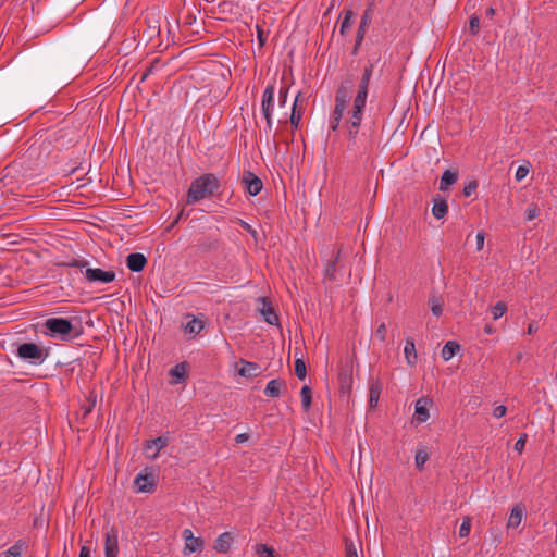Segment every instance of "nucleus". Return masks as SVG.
Here are the masks:
<instances>
[{"instance_id": "58", "label": "nucleus", "mask_w": 557, "mask_h": 557, "mask_svg": "<svg viewBox=\"0 0 557 557\" xmlns=\"http://www.w3.org/2000/svg\"><path fill=\"white\" fill-rule=\"evenodd\" d=\"M258 38H259V40H260V44H261V45H263L264 39H263V37H262V33H261L260 30H259Z\"/></svg>"}, {"instance_id": "37", "label": "nucleus", "mask_w": 557, "mask_h": 557, "mask_svg": "<svg viewBox=\"0 0 557 557\" xmlns=\"http://www.w3.org/2000/svg\"><path fill=\"white\" fill-rule=\"evenodd\" d=\"M507 310V307L504 302L502 301H498L493 308H492V314H493V319L494 320H497L499 319L500 317H503L505 314Z\"/></svg>"}, {"instance_id": "18", "label": "nucleus", "mask_w": 557, "mask_h": 557, "mask_svg": "<svg viewBox=\"0 0 557 557\" xmlns=\"http://www.w3.org/2000/svg\"><path fill=\"white\" fill-rule=\"evenodd\" d=\"M338 258H339V250L336 252L333 251L332 256H331L330 260H327V263L324 269V280L325 281H329V282L336 281L335 273H336V262H337Z\"/></svg>"}, {"instance_id": "19", "label": "nucleus", "mask_w": 557, "mask_h": 557, "mask_svg": "<svg viewBox=\"0 0 557 557\" xmlns=\"http://www.w3.org/2000/svg\"><path fill=\"white\" fill-rule=\"evenodd\" d=\"M405 359L408 366L412 367L417 363L418 355L416 350V345L412 338L408 337L406 339L405 348H404Z\"/></svg>"}, {"instance_id": "5", "label": "nucleus", "mask_w": 557, "mask_h": 557, "mask_svg": "<svg viewBox=\"0 0 557 557\" xmlns=\"http://www.w3.org/2000/svg\"><path fill=\"white\" fill-rule=\"evenodd\" d=\"M351 86H352L351 81L343 83L336 92L335 108H334L333 114L337 115V117H343L344 112L347 108V104L350 101Z\"/></svg>"}, {"instance_id": "49", "label": "nucleus", "mask_w": 557, "mask_h": 557, "mask_svg": "<svg viewBox=\"0 0 557 557\" xmlns=\"http://www.w3.org/2000/svg\"><path fill=\"white\" fill-rule=\"evenodd\" d=\"M239 224H240V226H242L245 231H247V232H248V233H250L255 238H257V231H256L255 228H252L250 224H248L247 222H245V221H243V220H240V221H239Z\"/></svg>"}, {"instance_id": "8", "label": "nucleus", "mask_w": 557, "mask_h": 557, "mask_svg": "<svg viewBox=\"0 0 557 557\" xmlns=\"http://www.w3.org/2000/svg\"><path fill=\"white\" fill-rule=\"evenodd\" d=\"M274 94H275L274 86L269 85L263 91L262 101H261L262 114L267 121V127L269 131H271L272 126H273L272 107L274 103Z\"/></svg>"}, {"instance_id": "54", "label": "nucleus", "mask_w": 557, "mask_h": 557, "mask_svg": "<svg viewBox=\"0 0 557 557\" xmlns=\"http://www.w3.org/2000/svg\"><path fill=\"white\" fill-rule=\"evenodd\" d=\"M341 120L342 117H337V115H332V119H331V129L332 131H336L339 126V123H341Z\"/></svg>"}, {"instance_id": "31", "label": "nucleus", "mask_w": 557, "mask_h": 557, "mask_svg": "<svg viewBox=\"0 0 557 557\" xmlns=\"http://www.w3.org/2000/svg\"><path fill=\"white\" fill-rule=\"evenodd\" d=\"M187 372V364L185 362L178 363L170 370V374L176 379L175 383L183 380Z\"/></svg>"}, {"instance_id": "39", "label": "nucleus", "mask_w": 557, "mask_h": 557, "mask_svg": "<svg viewBox=\"0 0 557 557\" xmlns=\"http://www.w3.org/2000/svg\"><path fill=\"white\" fill-rule=\"evenodd\" d=\"M368 25H369L368 17H367V15H364L361 18V22L359 25L358 35H357V44H359L362 40L366 29L368 28Z\"/></svg>"}, {"instance_id": "22", "label": "nucleus", "mask_w": 557, "mask_h": 557, "mask_svg": "<svg viewBox=\"0 0 557 557\" xmlns=\"http://www.w3.org/2000/svg\"><path fill=\"white\" fill-rule=\"evenodd\" d=\"M458 178V173L456 171L446 170L440 182V189L446 190L450 185L455 184Z\"/></svg>"}, {"instance_id": "35", "label": "nucleus", "mask_w": 557, "mask_h": 557, "mask_svg": "<svg viewBox=\"0 0 557 557\" xmlns=\"http://www.w3.org/2000/svg\"><path fill=\"white\" fill-rule=\"evenodd\" d=\"M295 373L299 380H305L307 370L304 360L300 358L295 361Z\"/></svg>"}, {"instance_id": "36", "label": "nucleus", "mask_w": 557, "mask_h": 557, "mask_svg": "<svg viewBox=\"0 0 557 557\" xmlns=\"http://www.w3.org/2000/svg\"><path fill=\"white\" fill-rule=\"evenodd\" d=\"M352 16H354V14L350 10L345 12V16H344L341 27H339L341 34H344L351 26Z\"/></svg>"}, {"instance_id": "2", "label": "nucleus", "mask_w": 557, "mask_h": 557, "mask_svg": "<svg viewBox=\"0 0 557 557\" xmlns=\"http://www.w3.org/2000/svg\"><path fill=\"white\" fill-rule=\"evenodd\" d=\"M220 186V181L214 174H203L191 183L187 195V202L193 205L208 198L218 191Z\"/></svg>"}, {"instance_id": "43", "label": "nucleus", "mask_w": 557, "mask_h": 557, "mask_svg": "<svg viewBox=\"0 0 557 557\" xmlns=\"http://www.w3.org/2000/svg\"><path fill=\"white\" fill-rule=\"evenodd\" d=\"M478 187V183L475 181H471L469 182L465 187H463V195L466 197H469Z\"/></svg>"}, {"instance_id": "6", "label": "nucleus", "mask_w": 557, "mask_h": 557, "mask_svg": "<svg viewBox=\"0 0 557 557\" xmlns=\"http://www.w3.org/2000/svg\"><path fill=\"white\" fill-rule=\"evenodd\" d=\"M45 326L50 336H59L64 339L73 330L71 322L63 318H50L46 320Z\"/></svg>"}, {"instance_id": "24", "label": "nucleus", "mask_w": 557, "mask_h": 557, "mask_svg": "<svg viewBox=\"0 0 557 557\" xmlns=\"http://www.w3.org/2000/svg\"><path fill=\"white\" fill-rule=\"evenodd\" d=\"M448 206L444 199L435 198L432 208V214L436 219H442L447 214Z\"/></svg>"}, {"instance_id": "52", "label": "nucleus", "mask_w": 557, "mask_h": 557, "mask_svg": "<svg viewBox=\"0 0 557 557\" xmlns=\"http://www.w3.org/2000/svg\"><path fill=\"white\" fill-rule=\"evenodd\" d=\"M88 407H86L84 414H88L96 406V395H90L88 399Z\"/></svg>"}, {"instance_id": "56", "label": "nucleus", "mask_w": 557, "mask_h": 557, "mask_svg": "<svg viewBox=\"0 0 557 557\" xmlns=\"http://www.w3.org/2000/svg\"><path fill=\"white\" fill-rule=\"evenodd\" d=\"M537 331V326L535 323H530L528 326V334H533Z\"/></svg>"}, {"instance_id": "17", "label": "nucleus", "mask_w": 557, "mask_h": 557, "mask_svg": "<svg viewBox=\"0 0 557 557\" xmlns=\"http://www.w3.org/2000/svg\"><path fill=\"white\" fill-rule=\"evenodd\" d=\"M234 542V537L232 533L224 532L218 536L213 544V549L218 553H226L230 550L232 544Z\"/></svg>"}, {"instance_id": "28", "label": "nucleus", "mask_w": 557, "mask_h": 557, "mask_svg": "<svg viewBox=\"0 0 557 557\" xmlns=\"http://www.w3.org/2000/svg\"><path fill=\"white\" fill-rule=\"evenodd\" d=\"M414 416L419 422H425L429 419V411L422 399L416 403Z\"/></svg>"}, {"instance_id": "38", "label": "nucleus", "mask_w": 557, "mask_h": 557, "mask_svg": "<svg viewBox=\"0 0 557 557\" xmlns=\"http://www.w3.org/2000/svg\"><path fill=\"white\" fill-rule=\"evenodd\" d=\"M471 530V519L469 517H465L463 521L459 528V536L467 537Z\"/></svg>"}, {"instance_id": "23", "label": "nucleus", "mask_w": 557, "mask_h": 557, "mask_svg": "<svg viewBox=\"0 0 557 557\" xmlns=\"http://www.w3.org/2000/svg\"><path fill=\"white\" fill-rule=\"evenodd\" d=\"M300 101H302V95L299 92L296 96V99H295L294 104H293L292 113H290V123H292V125L295 128L298 127V125L300 123V120H301V112L298 109V106H299Z\"/></svg>"}, {"instance_id": "16", "label": "nucleus", "mask_w": 557, "mask_h": 557, "mask_svg": "<svg viewBox=\"0 0 557 557\" xmlns=\"http://www.w3.org/2000/svg\"><path fill=\"white\" fill-rule=\"evenodd\" d=\"M524 512H525V508L524 506H522L521 504H517L510 515H509V518H508V521H507V528L508 529H517L521 522H522V519L524 517Z\"/></svg>"}, {"instance_id": "50", "label": "nucleus", "mask_w": 557, "mask_h": 557, "mask_svg": "<svg viewBox=\"0 0 557 557\" xmlns=\"http://www.w3.org/2000/svg\"><path fill=\"white\" fill-rule=\"evenodd\" d=\"M69 265L79 268V269H85V270H86V268H89L88 261H85V260H73L72 262L69 263Z\"/></svg>"}, {"instance_id": "33", "label": "nucleus", "mask_w": 557, "mask_h": 557, "mask_svg": "<svg viewBox=\"0 0 557 557\" xmlns=\"http://www.w3.org/2000/svg\"><path fill=\"white\" fill-rule=\"evenodd\" d=\"M429 460V453L425 449H418L416 453V467L418 469H423L425 462Z\"/></svg>"}, {"instance_id": "4", "label": "nucleus", "mask_w": 557, "mask_h": 557, "mask_svg": "<svg viewBox=\"0 0 557 557\" xmlns=\"http://www.w3.org/2000/svg\"><path fill=\"white\" fill-rule=\"evenodd\" d=\"M352 369H354V359L350 356H347L341 364L338 372V383L342 393H349L352 388Z\"/></svg>"}, {"instance_id": "10", "label": "nucleus", "mask_w": 557, "mask_h": 557, "mask_svg": "<svg viewBox=\"0 0 557 557\" xmlns=\"http://www.w3.org/2000/svg\"><path fill=\"white\" fill-rule=\"evenodd\" d=\"M257 310L262 315L264 321L271 325H275L278 323V318L271 306V304L264 297H260L257 299Z\"/></svg>"}, {"instance_id": "13", "label": "nucleus", "mask_w": 557, "mask_h": 557, "mask_svg": "<svg viewBox=\"0 0 557 557\" xmlns=\"http://www.w3.org/2000/svg\"><path fill=\"white\" fill-rule=\"evenodd\" d=\"M168 436H158L151 441H148L145 446L147 457L156 459L159 456L160 451L168 446Z\"/></svg>"}, {"instance_id": "32", "label": "nucleus", "mask_w": 557, "mask_h": 557, "mask_svg": "<svg viewBox=\"0 0 557 557\" xmlns=\"http://www.w3.org/2000/svg\"><path fill=\"white\" fill-rule=\"evenodd\" d=\"M24 544L21 542L15 543L9 549L3 552L2 557H20L23 553Z\"/></svg>"}, {"instance_id": "51", "label": "nucleus", "mask_w": 557, "mask_h": 557, "mask_svg": "<svg viewBox=\"0 0 557 557\" xmlns=\"http://www.w3.org/2000/svg\"><path fill=\"white\" fill-rule=\"evenodd\" d=\"M475 242H476V249L481 250L484 247V233L483 232H478Z\"/></svg>"}, {"instance_id": "29", "label": "nucleus", "mask_w": 557, "mask_h": 557, "mask_svg": "<svg viewBox=\"0 0 557 557\" xmlns=\"http://www.w3.org/2000/svg\"><path fill=\"white\" fill-rule=\"evenodd\" d=\"M381 394V386L377 383H373L369 391V404L372 408L377 406Z\"/></svg>"}, {"instance_id": "30", "label": "nucleus", "mask_w": 557, "mask_h": 557, "mask_svg": "<svg viewBox=\"0 0 557 557\" xmlns=\"http://www.w3.org/2000/svg\"><path fill=\"white\" fill-rule=\"evenodd\" d=\"M301 404L305 411H309L311 406L312 392L307 385L302 386L300 391Z\"/></svg>"}, {"instance_id": "53", "label": "nucleus", "mask_w": 557, "mask_h": 557, "mask_svg": "<svg viewBox=\"0 0 557 557\" xmlns=\"http://www.w3.org/2000/svg\"><path fill=\"white\" fill-rule=\"evenodd\" d=\"M249 438H250V435L248 433H240V434L236 435L235 442L237 444H243V443H246Z\"/></svg>"}, {"instance_id": "45", "label": "nucleus", "mask_w": 557, "mask_h": 557, "mask_svg": "<svg viewBox=\"0 0 557 557\" xmlns=\"http://www.w3.org/2000/svg\"><path fill=\"white\" fill-rule=\"evenodd\" d=\"M375 336L381 341H385L386 337V325L384 323H381L379 327L376 329Z\"/></svg>"}, {"instance_id": "41", "label": "nucleus", "mask_w": 557, "mask_h": 557, "mask_svg": "<svg viewBox=\"0 0 557 557\" xmlns=\"http://www.w3.org/2000/svg\"><path fill=\"white\" fill-rule=\"evenodd\" d=\"M530 172V169H529V165H520L517 171H516V174H515V177L518 182H521L523 178L527 177V175L529 174Z\"/></svg>"}, {"instance_id": "40", "label": "nucleus", "mask_w": 557, "mask_h": 557, "mask_svg": "<svg viewBox=\"0 0 557 557\" xmlns=\"http://www.w3.org/2000/svg\"><path fill=\"white\" fill-rule=\"evenodd\" d=\"M525 213H527V220L532 221L539 216L540 209L536 205L532 203L527 208Z\"/></svg>"}, {"instance_id": "55", "label": "nucleus", "mask_w": 557, "mask_h": 557, "mask_svg": "<svg viewBox=\"0 0 557 557\" xmlns=\"http://www.w3.org/2000/svg\"><path fill=\"white\" fill-rule=\"evenodd\" d=\"M79 557H90V550L87 546H82Z\"/></svg>"}, {"instance_id": "48", "label": "nucleus", "mask_w": 557, "mask_h": 557, "mask_svg": "<svg viewBox=\"0 0 557 557\" xmlns=\"http://www.w3.org/2000/svg\"><path fill=\"white\" fill-rule=\"evenodd\" d=\"M506 412H507V408L503 405H499L494 408L493 416L495 418H502L506 414Z\"/></svg>"}, {"instance_id": "7", "label": "nucleus", "mask_w": 557, "mask_h": 557, "mask_svg": "<svg viewBox=\"0 0 557 557\" xmlns=\"http://www.w3.org/2000/svg\"><path fill=\"white\" fill-rule=\"evenodd\" d=\"M182 537L184 540V548H183L184 556H188L194 553L202 552V549L205 547V542L201 537L195 536L191 530H189V529L183 530Z\"/></svg>"}, {"instance_id": "59", "label": "nucleus", "mask_w": 557, "mask_h": 557, "mask_svg": "<svg viewBox=\"0 0 557 557\" xmlns=\"http://www.w3.org/2000/svg\"><path fill=\"white\" fill-rule=\"evenodd\" d=\"M485 332H486V333H492V327H491V326H486V327H485Z\"/></svg>"}, {"instance_id": "34", "label": "nucleus", "mask_w": 557, "mask_h": 557, "mask_svg": "<svg viewBox=\"0 0 557 557\" xmlns=\"http://www.w3.org/2000/svg\"><path fill=\"white\" fill-rule=\"evenodd\" d=\"M256 554L259 557H275L273 548L265 544L256 545Z\"/></svg>"}, {"instance_id": "21", "label": "nucleus", "mask_w": 557, "mask_h": 557, "mask_svg": "<svg viewBox=\"0 0 557 557\" xmlns=\"http://www.w3.org/2000/svg\"><path fill=\"white\" fill-rule=\"evenodd\" d=\"M284 386V382L281 381V380H271L268 382L267 386H265V389H264V394L268 396V397H272V398H275V397H278L280 396V393H281V388Z\"/></svg>"}, {"instance_id": "57", "label": "nucleus", "mask_w": 557, "mask_h": 557, "mask_svg": "<svg viewBox=\"0 0 557 557\" xmlns=\"http://www.w3.org/2000/svg\"><path fill=\"white\" fill-rule=\"evenodd\" d=\"M485 13L487 17H493L495 10L493 8H488Z\"/></svg>"}, {"instance_id": "25", "label": "nucleus", "mask_w": 557, "mask_h": 557, "mask_svg": "<svg viewBox=\"0 0 557 557\" xmlns=\"http://www.w3.org/2000/svg\"><path fill=\"white\" fill-rule=\"evenodd\" d=\"M459 348L460 346L457 343L449 341L442 348L441 355L445 361H448L456 355Z\"/></svg>"}, {"instance_id": "3", "label": "nucleus", "mask_w": 557, "mask_h": 557, "mask_svg": "<svg viewBox=\"0 0 557 557\" xmlns=\"http://www.w3.org/2000/svg\"><path fill=\"white\" fill-rule=\"evenodd\" d=\"M16 356L32 364H42L48 357V350L35 343H23L16 349Z\"/></svg>"}, {"instance_id": "44", "label": "nucleus", "mask_w": 557, "mask_h": 557, "mask_svg": "<svg viewBox=\"0 0 557 557\" xmlns=\"http://www.w3.org/2000/svg\"><path fill=\"white\" fill-rule=\"evenodd\" d=\"M525 442H527V435L523 434L520 436V438L515 443V450L518 451V453H521L525 446Z\"/></svg>"}, {"instance_id": "14", "label": "nucleus", "mask_w": 557, "mask_h": 557, "mask_svg": "<svg viewBox=\"0 0 557 557\" xmlns=\"http://www.w3.org/2000/svg\"><path fill=\"white\" fill-rule=\"evenodd\" d=\"M243 183L245 184L246 190L251 196H257L263 186L261 180L251 172L244 173Z\"/></svg>"}, {"instance_id": "15", "label": "nucleus", "mask_w": 557, "mask_h": 557, "mask_svg": "<svg viewBox=\"0 0 557 557\" xmlns=\"http://www.w3.org/2000/svg\"><path fill=\"white\" fill-rule=\"evenodd\" d=\"M147 263L146 257L140 252L129 253L126 258V265L133 272L141 271Z\"/></svg>"}, {"instance_id": "11", "label": "nucleus", "mask_w": 557, "mask_h": 557, "mask_svg": "<svg viewBox=\"0 0 557 557\" xmlns=\"http://www.w3.org/2000/svg\"><path fill=\"white\" fill-rule=\"evenodd\" d=\"M119 554V531L111 528L106 533L104 555L106 557H117Z\"/></svg>"}, {"instance_id": "26", "label": "nucleus", "mask_w": 557, "mask_h": 557, "mask_svg": "<svg viewBox=\"0 0 557 557\" xmlns=\"http://www.w3.org/2000/svg\"><path fill=\"white\" fill-rule=\"evenodd\" d=\"M444 300L441 296L433 294L429 299V306L434 315L440 317L443 312Z\"/></svg>"}, {"instance_id": "47", "label": "nucleus", "mask_w": 557, "mask_h": 557, "mask_svg": "<svg viewBox=\"0 0 557 557\" xmlns=\"http://www.w3.org/2000/svg\"><path fill=\"white\" fill-rule=\"evenodd\" d=\"M346 557H358L357 549L352 543H346Z\"/></svg>"}, {"instance_id": "20", "label": "nucleus", "mask_w": 557, "mask_h": 557, "mask_svg": "<svg viewBox=\"0 0 557 557\" xmlns=\"http://www.w3.org/2000/svg\"><path fill=\"white\" fill-rule=\"evenodd\" d=\"M203 321L201 319L193 317L189 321L186 322L184 330L187 334L195 336L203 330Z\"/></svg>"}, {"instance_id": "46", "label": "nucleus", "mask_w": 557, "mask_h": 557, "mask_svg": "<svg viewBox=\"0 0 557 557\" xmlns=\"http://www.w3.org/2000/svg\"><path fill=\"white\" fill-rule=\"evenodd\" d=\"M287 94H288V89L287 88H281L280 89L278 102H280L281 107H285L286 100H287Z\"/></svg>"}, {"instance_id": "1", "label": "nucleus", "mask_w": 557, "mask_h": 557, "mask_svg": "<svg viewBox=\"0 0 557 557\" xmlns=\"http://www.w3.org/2000/svg\"><path fill=\"white\" fill-rule=\"evenodd\" d=\"M373 66L369 65L364 69V73L359 83L358 92L354 99V106L351 111L348 113V120L346 123L347 135L351 145L356 144V138L359 133V128L362 122L363 110L366 108L368 87L370 78L372 76Z\"/></svg>"}, {"instance_id": "42", "label": "nucleus", "mask_w": 557, "mask_h": 557, "mask_svg": "<svg viewBox=\"0 0 557 557\" xmlns=\"http://www.w3.org/2000/svg\"><path fill=\"white\" fill-rule=\"evenodd\" d=\"M480 28V18L476 15H472L469 21V30L471 34H476Z\"/></svg>"}, {"instance_id": "12", "label": "nucleus", "mask_w": 557, "mask_h": 557, "mask_svg": "<svg viewBox=\"0 0 557 557\" xmlns=\"http://www.w3.org/2000/svg\"><path fill=\"white\" fill-rule=\"evenodd\" d=\"M136 491L139 493H150L154 490L156 478L152 473H139L134 480Z\"/></svg>"}, {"instance_id": "9", "label": "nucleus", "mask_w": 557, "mask_h": 557, "mask_svg": "<svg viewBox=\"0 0 557 557\" xmlns=\"http://www.w3.org/2000/svg\"><path fill=\"white\" fill-rule=\"evenodd\" d=\"M85 278L89 283L107 284L115 280V272L112 270H102L99 268H86Z\"/></svg>"}, {"instance_id": "27", "label": "nucleus", "mask_w": 557, "mask_h": 557, "mask_svg": "<svg viewBox=\"0 0 557 557\" xmlns=\"http://www.w3.org/2000/svg\"><path fill=\"white\" fill-rule=\"evenodd\" d=\"M259 367L253 362H243V366L238 370V374L245 377L256 376Z\"/></svg>"}]
</instances>
